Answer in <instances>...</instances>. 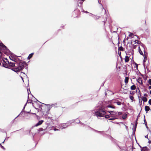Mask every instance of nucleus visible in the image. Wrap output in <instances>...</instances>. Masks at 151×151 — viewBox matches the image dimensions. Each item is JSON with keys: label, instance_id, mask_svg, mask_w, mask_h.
<instances>
[{"label": "nucleus", "instance_id": "17", "mask_svg": "<svg viewBox=\"0 0 151 151\" xmlns=\"http://www.w3.org/2000/svg\"><path fill=\"white\" fill-rule=\"evenodd\" d=\"M33 54V53H32L30 54L29 55V56H28V59H30V58H31L32 57Z\"/></svg>", "mask_w": 151, "mask_h": 151}, {"label": "nucleus", "instance_id": "36", "mask_svg": "<svg viewBox=\"0 0 151 151\" xmlns=\"http://www.w3.org/2000/svg\"><path fill=\"white\" fill-rule=\"evenodd\" d=\"M21 78H22V77H21ZM22 80H23V79H22Z\"/></svg>", "mask_w": 151, "mask_h": 151}, {"label": "nucleus", "instance_id": "37", "mask_svg": "<svg viewBox=\"0 0 151 151\" xmlns=\"http://www.w3.org/2000/svg\"><path fill=\"white\" fill-rule=\"evenodd\" d=\"M1 65V63H0V65Z\"/></svg>", "mask_w": 151, "mask_h": 151}, {"label": "nucleus", "instance_id": "25", "mask_svg": "<svg viewBox=\"0 0 151 151\" xmlns=\"http://www.w3.org/2000/svg\"><path fill=\"white\" fill-rule=\"evenodd\" d=\"M126 116H124L123 117V118L124 119H125L126 118Z\"/></svg>", "mask_w": 151, "mask_h": 151}, {"label": "nucleus", "instance_id": "26", "mask_svg": "<svg viewBox=\"0 0 151 151\" xmlns=\"http://www.w3.org/2000/svg\"><path fill=\"white\" fill-rule=\"evenodd\" d=\"M149 89H151V86H150L149 87Z\"/></svg>", "mask_w": 151, "mask_h": 151}, {"label": "nucleus", "instance_id": "16", "mask_svg": "<svg viewBox=\"0 0 151 151\" xmlns=\"http://www.w3.org/2000/svg\"><path fill=\"white\" fill-rule=\"evenodd\" d=\"M107 107H110V108H114V109L115 108V106H113L112 104H111V105H108L107 106Z\"/></svg>", "mask_w": 151, "mask_h": 151}, {"label": "nucleus", "instance_id": "9", "mask_svg": "<svg viewBox=\"0 0 151 151\" xmlns=\"http://www.w3.org/2000/svg\"><path fill=\"white\" fill-rule=\"evenodd\" d=\"M129 58L127 56H126L125 58V61L126 62H128L129 61Z\"/></svg>", "mask_w": 151, "mask_h": 151}, {"label": "nucleus", "instance_id": "14", "mask_svg": "<svg viewBox=\"0 0 151 151\" xmlns=\"http://www.w3.org/2000/svg\"><path fill=\"white\" fill-rule=\"evenodd\" d=\"M112 117L110 118V117L109 119V120H114L116 119H117V118H116L114 117Z\"/></svg>", "mask_w": 151, "mask_h": 151}, {"label": "nucleus", "instance_id": "2", "mask_svg": "<svg viewBox=\"0 0 151 151\" xmlns=\"http://www.w3.org/2000/svg\"><path fill=\"white\" fill-rule=\"evenodd\" d=\"M9 64V66L14 67V68L12 69V70L16 72H19L20 70L23 69L24 68V65L22 63H19L18 65L17 64V66L15 65V63L10 62L9 61H7Z\"/></svg>", "mask_w": 151, "mask_h": 151}, {"label": "nucleus", "instance_id": "32", "mask_svg": "<svg viewBox=\"0 0 151 151\" xmlns=\"http://www.w3.org/2000/svg\"><path fill=\"white\" fill-rule=\"evenodd\" d=\"M150 93L151 94V90L150 91Z\"/></svg>", "mask_w": 151, "mask_h": 151}, {"label": "nucleus", "instance_id": "28", "mask_svg": "<svg viewBox=\"0 0 151 151\" xmlns=\"http://www.w3.org/2000/svg\"><path fill=\"white\" fill-rule=\"evenodd\" d=\"M145 137L146 138H148V136H147V135L145 136Z\"/></svg>", "mask_w": 151, "mask_h": 151}, {"label": "nucleus", "instance_id": "19", "mask_svg": "<svg viewBox=\"0 0 151 151\" xmlns=\"http://www.w3.org/2000/svg\"><path fill=\"white\" fill-rule=\"evenodd\" d=\"M148 82L151 85V79H150L149 80Z\"/></svg>", "mask_w": 151, "mask_h": 151}, {"label": "nucleus", "instance_id": "31", "mask_svg": "<svg viewBox=\"0 0 151 151\" xmlns=\"http://www.w3.org/2000/svg\"><path fill=\"white\" fill-rule=\"evenodd\" d=\"M54 130H58V129H54Z\"/></svg>", "mask_w": 151, "mask_h": 151}, {"label": "nucleus", "instance_id": "1", "mask_svg": "<svg viewBox=\"0 0 151 151\" xmlns=\"http://www.w3.org/2000/svg\"><path fill=\"white\" fill-rule=\"evenodd\" d=\"M94 115H95L97 117H104L108 119L111 117V116L110 115H105L106 112L104 110L102 109H97L96 111L93 110L92 111Z\"/></svg>", "mask_w": 151, "mask_h": 151}, {"label": "nucleus", "instance_id": "20", "mask_svg": "<svg viewBox=\"0 0 151 151\" xmlns=\"http://www.w3.org/2000/svg\"><path fill=\"white\" fill-rule=\"evenodd\" d=\"M130 98L131 100H133L134 99V97L133 96H131L130 97Z\"/></svg>", "mask_w": 151, "mask_h": 151}, {"label": "nucleus", "instance_id": "29", "mask_svg": "<svg viewBox=\"0 0 151 151\" xmlns=\"http://www.w3.org/2000/svg\"><path fill=\"white\" fill-rule=\"evenodd\" d=\"M9 58L11 60H13L12 59H11V57H12L11 56V57L9 56Z\"/></svg>", "mask_w": 151, "mask_h": 151}, {"label": "nucleus", "instance_id": "18", "mask_svg": "<svg viewBox=\"0 0 151 151\" xmlns=\"http://www.w3.org/2000/svg\"><path fill=\"white\" fill-rule=\"evenodd\" d=\"M144 56V60L143 61H144V62H145L146 60L147 59V57L145 56Z\"/></svg>", "mask_w": 151, "mask_h": 151}, {"label": "nucleus", "instance_id": "33", "mask_svg": "<svg viewBox=\"0 0 151 151\" xmlns=\"http://www.w3.org/2000/svg\"><path fill=\"white\" fill-rule=\"evenodd\" d=\"M26 105V104L24 106V109L25 108V106Z\"/></svg>", "mask_w": 151, "mask_h": 151}, {"label": "nucleus", "instance_id": "15", "mask_svg": "<svg viewBox=\"0 0 151 151\" xmlns=\"http://www.w3.org/2000/svg\"><path fill=\"white\" fill-rule=\"evenodd\" d=\"M136 88V86H135L134 85H133L131 87V89L132 90H135Z\"/></svg>", "mask_w": 151, "mask_h": 151}, {"label": "nucleus", "instance_id": "23", "mask_svg": "<svg viewBox=\"0 0 151 151\" xmlns=\"http://www.w3.org/2000/svg\"><path fill=\"white\" fill-rule=\"evenodd\" d=\"M0 145L1 146V147L2 148H3V149H5V148H4V147H3V146H2L1 145V144H0Z\"/></svg>", "mask_w": 151, "mask_h": 151}, {"label": "nucleus", "instance_id": "7", "mask_svg": "<svg viewBox=\"0 0 151 151\" xmlns=\"http://www.w3.org/2000/svg\"><path fill=\"white\" fill-rule=\"evenodd\" d=\"M138 51H139V52L140 54L142 55L143 56H144V55H143V53L142 52V50H141L140 47H139Z\"/></svg>", "mask_w": 151, "mask_h": 151}, {"label": "nucleus", "instance_id": "10", "mask_svg": "<svg viewBox=\"0 0 151 151\" xmlns=\"http://www.w3.org/2000/svg\"><path fill=\"white\" fill-rule=\"evenodd\" d=\"M150 109V107L147 106H145V111L147 112Z\"/></svg>", "mask_w": 151, "mask_h": 151}, {"label": "nucleus", "instance_id": "22", "mask_svg": "<svg viewBox=\"0 0 151 151\" xmlns=\"http://www.w3.org/2000/svg\"><path fill=\"white\" fill-rule=\"evenodd\" d=\"M139 41L138 40H135V42L136 43H138L139 42Z\"/></svg>", "mask_w": 151, "mask_h": 151}, {"label": "nucleus", "instance_id": "11", "mask_svg": "<svg viewBox=\"0 0 151 151\" xmlns=\"http://www.w3.org/2000/svg\"><path fill=\"white\" fill-rule=\"evenodd\" d=\"M142 101L144 102H146L147 101V98L144 96H143L142 97Z\"/></svg>", "mask_w": 151, "mask_h": 151}, {"label": "nucleus", "instance_id": "6", "mask_svg": "<svg viewBox=\"0 0 151 151\" xmlns=\"http://www.w3.org/2000/svg\"><path fill=\"white\" fill-rule=\"evenodd\" d=\"M68 123L65 124H63L62 125V126H61V128L62 129L65 128V127H67L68 125Z\"/></svg>", "mask_w": 151, "mask_h": 151}, {"label": "nucleus", "instance_id": "30", "mask_svg": "<svg viewBox=\"0 0 151 151\" xmlns=\"http://www.w3.org/2000/svg\"><path fill=\"white\" fill-rule=\"evenodd\" d=\"M144 149H145V148H143V149H142V150H141V151H143V150H144Z\"/></svg>", "mask_w": 151, "mask_h": 151}, {"label": "nucleus", "instance_id": "12", "mask_svg": "<svg viewBox=\"0 0 151 151\" xmlns=\"http://www.w3.org/2000/svg\"><path fill=\"white\" fill-rule=\"evenodd\" d=\"M129 78L127 77H126L124 80V82L126 84H127L128 82Z\"/></svg>", "mask_w": 151, "mask_h": 151}, {"label": "nucleus", "instance_id": "34", "mask_svg": "<svg viewBox=\"0 0 151 151\" xmlns=\"http://www.w3.org/2000/svg\"><path fill=\"white\" fill-rule=\"evenodd\" d=\"M6 139L4 140V142H2V143H3L4 142V141H5V140Z\"/></svg>", "mask_w": 151, "mask_h": 151}, {"label": "nucleus", "instance_id": "3", "mask_svg": "<svg viewBox=\"0 0 151 151\" xmlns=\"http://www.w3.org/2000/svg\"><path fill=\"white\" fill-rule=\"evenodd\" d=\"M108 112L110 114L111 117L117 118V119H118V116L122 114V112H118L111 111H109Z\"/></svg>", "mask_w": 151, "mask_h": 151}, {"label": "nucleus", "instance_id": "27", "mask_svg": "<svg viewBox=\"0 0 151 151\" xmlns=\"http://www.w3.org/2000/svg\"><path fill=\"white\" fill-rule=\"evenodd\" d=\"M147 94H146V93H145V94H144V96H147Z\"/></svg>", "mask_w": 151, "mask_h": 151}, {"label": "nucleus", "instance_id": "13", "mask_svg": "<svg viewBox=\"0 0 151 151\" xmlns=\"http://www.w3.org/2000/svg\"><path fill=\"white\" fill-rule=\"evenodd\" d=\"M129 37H130L131 38H132L134 36V34L132 33H130L129 32Z\"/></svg>", "mask_w": 151, "mask_h": 151}, {"label": "nucleus", "instance_id": "35", "mask_svg": "<svg viewBox=\"0 0 151 151\" xmlns=\"http://www.w3.org/2000/svg\"><path fill=\"white\" fill-rule=\"evenodd\" d=\"M136 127V126H135V128Z\"/></svg>", "mask_w": 151, "mask_h": 151}, {"label": "nucleus", "instance_id": "24", "mask_svg": "<svg viewBox=\"0 0 151 151\" xmlns=\"http://www.w3.org/2000/svg\"><path fill=\"white\" fill-rule=\"evenodd\" d=\"M139 83H140V84H142V81L141 80L140 81V82L139 81Z\"/></svg>", "mask_w": 151, "mask_h": 151}, {"label": "nucleus", "instance_id": "4", "mask_svg": "<svg viewBox=\"0 0 151 151\" xmlns=\"http://www.w3.org/2000/svg\"><path fill=\"white\" fill-rule=\"evenodd\" d=\"M7 61H8L6 58H4L3 60V66L6 68H8L9 67L8 63H7Z\"/></svg>", "mask_w": 151, "mask_h": 151}, {"label": "nucleus", "instance_id": "21", "mask_svg": "<svg viewBox=\"0 0 151 151\" xmlns=\"http://www.w3.org/2000/svg\"><path fill=\"white\" fill-rule=\"evenodd\" d=\"M148 103L150 105H151V99H150L148 101Z\"/></svg>", "mask_w": 151, "mask_h": 151}, {"label": "nucleus", "instance_id": "5", "mask_svg": "<svg viewBox=\"0 0 151 151\" xmlns=\"http://www.w3.org/2000/svg\"><path fill=\"white\" fill-rule=\"evenodd\" d=\"M43 122V120H41V121H39L38 122V123H37V124H35V127H37L38 126L41 124Z\"/></svg>", "mask_w": 151, "mask_h": 151}, {"label": "nucleus", "instance_id": "38", "mask_svg": "<svg viewBox=\"0 0 151 151\" xmlns=\"http://www.w3.org/2000/svg\"><path fill=\"white\" fill-rule=\"evenodd\" d=\"M28 94H29V92L28 91Z\"/></svg>", "mask_w": 151, "mask_h": 151}, {"label": "nucleus", "instance_id": "8", "mask_svg": "<svg viewBox=\"0 0 151 151\" xmlns=\"http://www.w3.org/2000/svg\"><path fill=\"white\" fill-rule=\"evenodd\" d=\"M114 103L117 104V105H120L121 104L122 105H124V103H121L120 102L118 101H117L115 102H114Z\"/></svg>", "mask_w": 151, "mask_h": 151}]
</instances>
